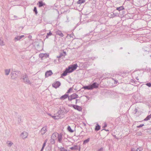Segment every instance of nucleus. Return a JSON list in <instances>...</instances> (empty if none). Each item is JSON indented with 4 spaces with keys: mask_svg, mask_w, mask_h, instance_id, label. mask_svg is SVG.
Listing matches in <instances>:
<instances>
[{
    "mask_svg": "<svg viewBox=\"0 0 151 151\" xmlns=\"http://www.w3.org/2000/svg\"><path fill=\"white\" fill-rule=\"evenodd\" d=\"M77 67V64H74L70 66L68 68L66 69L65 71L63 73V76H65L67 75V73L72 72L76 69Z\"/></svg>",
    "mask_w": 151,
    "mask_h": 151,
    "instance_id": "obj_1",
    "label": "nucleus"
},
{
    "mask_svg": "<svg viewBox=\"0 0 151 151\" xmlns=\"http://www.w3.org/2000/svg\"><path fill=\"white\" fill-rule=\"evenodd\" d=\"M99 84L96 83H93L92 85L88 86H85L83 88L86 89L90 90L94 88H96L98 87Z\"/></svg>",
    "mask_w": 151,
    "mask_h": 151,
    "instance_id": "obj_2",
    "label": "nucleus"
},
{
    "mask_svg": "<svg viewBox=\"0 0 151 151\" xmlns=\"http://www.w3.org/2000/svg\"><path fill=\"white\" fill-rule=\"evenodd\" d=\"M142 49L143 54L145 55L148 54L149 52L151 51V47H144Z\"/></svg>",
    "mask_w": 151,
    "mask_h": 151,
    "instance_id": "obj_3",
    "label": "nucleus"
},
{
    "mask_svg": "<svg viewBox=\"0 0 151 151\" xmlns=\"http://www.w3.org/2000/svg\"><path fill=\"white\" fill-rule=\"evenodd\" d=\"M78 96L75 93H73L68 97V99L69 101H71L72 99H74L77 98Z\"/></svg>",
    "mask_w": 151,
    "mask_h": 151,
    "instance_id": "obj_4",
    "label": "nucleus"
},
{
    "mask_svg": "<svg viewBox=\"0 0 151 151\" xmlns=\"http://www.w3.org/2000/svg\"><path fill=\"white\" fill-rule=\"evenodd\" d=\"M60 85V83L59 82L56 81L54 83L52 84V86L55 88L58 87Z\"/></svg>",
    "mask_w": 151,
    "mask_h": 151,
    "instance_id": "obj_5",
    "label": "nucleus"
},
{
    "mask_svg": "<svg viewBox=\"0 0 151 151\" xmlns=\"http://www.w3.org/2000/svg\"><path fill=\"white\" fill-rule=\"evenodd\" d=\"M73 107L74 109L77 110L79 111H81L82 110V108L80 106L74 105L73 106Z\"/></svg>",
    "mask_w": 151,
    "mask_h": 151,
    "instance_id": "obj_6",
    "label": "nucleus"
},
{
    "mask_svg": "<svg viewBox=\"0 0 151 151\" xmlns=\"http://www.w3.org/2000/svg\"><path fill=\"white\" fill-rule=\"evenodd\" d=\"M58 135V134L57 132H55L52 134L51 136V139L53 140L56 139Z\"/></svg>",
    "mask_w": 151,
    "mask_h": 151,
    "instance_id": "obj_7",
    "label": "nucleus"
},
{
    "mask_svg": "<svg viewBox=\"0 0 151 151\" xmlns=\"http://www.w3.org/2000/svg\"><path fill=\"white\" fill-rule=\"evenodd\" d=\"M52 74V73L51 71L49 70L47 71L45 73V76L46 77H48L50 76Z\"/></svg>",
    "mask_w": 151,
    "mask_h": 151,
    "instance_id": "obj_8",
    "label": "nucleus"
},
{
    "mask_svg": "<svg viewBox=\"0 0 151 151\" xmlns=\"http://www.w3.org/2000/svg\"><path fill=\"white\" fill-rule=\"evenodd\" d=\"M27 133L26 132H24L21 134L22 137L23 138H25L27 136Z\"/></svg>",
    "mask_w": 151,
    "mask_h": 151,
    "instance_id": "obj_9",
    "label": "nucleus"
},
{
    "mask_svg": "<svg viewBox=\"0 0 151 151\" xmlns=\"http://www.w3.org/2000/svg\"><path fill=\"white\" fill-rule=\"evenodd\" d=\"M47 131L46 127H43L41 130V134H44Z\"/></svg>",
    "mask_w": 151,
    "mask_h": 151,
    "instance_id": "obj_10",
    "label": "nucleus"
},
{
    "mask_svg": "<svg viewBox=\"0 0 151 151\" xmlns=\"http://www.w3.org/2000/svg\"><path fill=\"white\" fill-rule=\"evenodd\" d=\"M68 97V95L67 94H65L63 96H61L60 99L61 100H64L66 98H67Z\"/></svg>",
    "mask_w": 151,
    "mask_h": 151,
    "instance_id": "obj_11",
    "label": "nucleus"
},
{
    "mask_svg": "<svg viewBox=\"0 0 151 151\" xmlns=\"http://www.w3.org/2000/svg\"><path fill=\"white\" fill-rule=\"evenodd\" d=\"M38 4L39 5V7H40L42 6H43L44 5H45V3H43L42 1H39L38 2V3L37 4Z\"/></svg>",
    "mask_w": 151,
    "mask_h": 151,
    "instance_id": "obj_12",
    "label": "nucleus"
},
{
    "mask_svg": "<svg viewBox=\"0 0 151 151\" xmlns=\"http://www.w3.org/2000/svg\"><path fill=\"white\" fill-rule=\"evenodd\" d=\"M51 116L54 119H58L60 118V117L59 115L52 116Z\"/></svg>",
    "mask_w": 151,
    "mask_h": 151,
    "instance_id": "obj_13",
    "label": "nucleus"
},
{
    "mask_svg": "<svg viewBox=\"0 0 151 151\" xmlns=\"http://www.w3.org/2000/svg\"><path fill=\"white\" fill-rule=\"evenodd\" d=\"M64 113L65 112H64L62 110H60L58 112V114L59 116L60 114L63 115L64 114Z\"/></svg>",
    "mask_w": 151,
    "mask_h": 151,
    "instance_id": "obj_14",
    "label": "nucleus"
},
{
    "mask_svg": "<svg viewBox=\"0 0 151 151\" xmlns=\"http://www.w3.org/2000/svg\"><path fill=\"white\" fill-rule=\"evenodd\" d=\"M57 138H58V141L60 142L62 140V135L61 134H59Z\"/></svg>",
    "mask_w": 151,
    "mask_h": 151,
    "instance_id": "obj_15",
    "label": "nucleus"
},
{
    "mask_svg": "<svg viewBox=\"0 0 151 151\" xmlns=\"http://www.w3.org/2000/svg\"><path fill=\"white\" fill-rule=\"evenodd\" d=\"M151 118V114L147 116V117L144 119V120L145 121H147L150 119Z\"/></svg>",
    "mask_w": 151,
    "mask_h": 151,
    "instance_id": "obj_16",
    "label": "nucleus"
},
{
    "mask_svg": "<svg viewBox=\"0 0 151 151\" xmlns=\"http://www.w3.org/2000/svg\"><path fill=\"white\" fill-rule=\"evenodd\" d=\"M124 9V7L122 6H121L120 7H117L116 8V9L119 11H120L121 10H123Z\"/></svg>",
    "mask_w": 151,
    "mask_h": 151,
    "instance_id": "obj_17",
    "label": "nucleus"
},
{
    "mask_svg": "<svg viewBox=\"0 0 151 151\" xmlns=\"http://www.w3.org/2000/svg\"><path fill=\"white\" fill-rule=\"evenodd\" d=\"M24 37V35H22L21 36H18L17 37H16L15 38V39L17 40H19L21 39L22 37Z\"/></svg>",
    "mask_w": 151,
    "mask_h": 151,
    "instance_id": "obj_18",
    "label": "nucleus"
},
{
    "mask_svg": "<svg viewBox=\"0 0 151 151\" xmlns=\"http://www.w3.org/2000/svg\"><path fill=\"white\" fill-rule=\"evenodd\" d=\"M85 2V0H79L77 1V3L78 4H81Z\"/></svg>",
    "mask_w": 151,
    "mask_h": 151,
    "instance_id": "obj_19",
    "label": "nucleus"
},
{
    "mask_svg": "<svg viewBox=\"0 0 151 151\" xmlns=\"http://www.w3.org/2000/svg\"><path fill=\"white\" fill-rule=\"evenodd\" d=\"M57 34L58 35L60 36L61 37L63 36V34L60 31H58L57 32Z\"/></svg>",
    "mask_w": 151,
    "mask_h": 151,
    "instance_id": "obj_20",
    "label": "nucleus"
},
{
    "mask_svg": "<svg viewBox=\"0 0 151 151\" xmlns=\"http://www.w3.org/2000/svg\"><path fill=\"white\" fill-rule=\"evenodd\" d=\"M68 130L71 133H72L73 132V131L72 130L70 126H68Z\"/></svg>",
    "mask_w": 151,
    "mask_h": 151,
    "instance_id": "obj_21",
    "label": "nucleus"
},
{
    "mask_svg": "<svg viewBox=\"0 0 151 151\" xmlns=\"http://www.w3.org/2000/svg\"><path fill=\"white\" fill-rule=\"evenodd\" d=\"M70 148L72 150H76L78 149V147L77 145H75Z\"/></svg>",
    "mask_w": 151,
    "mask_h": 151,
    "instance_id": "obj_22",
    "label": "nucleus"
},
{
    "mask_svg": "<svg viewBox=\"0 0 151 151\" xmlns=\"http://www.w3.org/2000/svg\"><path fill=\"white\" fill-rule=\"evenodd\" d=\"M100 126L98 124H97V126H96V128H95V130H96L98 131L100 129Z\"/></svg>",
    "mask_w": 151,
    "mask_h": 151,
    "instance_id": "obj_23",
    "label": "nucleus"
},
{
    "mask_svg": "<svg viewBox=\"0 0 151 151\" xmlns=\"http://www.w3.org/2000/svg\"><path fill=\"white\" fill-rule=\"evenodd\" d=\"M10 71V69H7L5 70V73L6 74V75H8L9 74V72Z\"/></svg>",
    "mask_w": 151,
    "mask_h": 151,
    "instance_id": "obj_24",
    "label": "nucleus"
},
{
    "mask_svg": "<svg viewBox=\"0 0 151 151\" xmlns=\"http://www.w3.org/2000/svg\"><path fill=\"white\" fill-rule=\"evenodd\" d=\"M143 150V148L142 147L138 148L136 150V151H142Z\"/></svg>",
    "mask_w": 151,
    "mask_h": 151,
    "instance_id": "obj_25",
    "label": "nucleus"
},
{
    "mask_svg": "<svg viewBox=\"0 0 151 151\" xmlns=\"http://www.w3.org/2000/svg\"><path fill=\"white\" fill-rule=\"evenodd\" d=\"M146 85L149 87H151V83H146Z\"/></svg>",
    "mask_w": 151,
    "mask_h": 151,
    "instance_id": "obj_26",
    "label": "nucleus"
},
{
    "mask_svg": "<svg viewBox=\"0 0 151 151\" xmlns=\"http://www.w3.org/2000/svg\"><path fill=\"white\" fill-rule=\"evenodd\" d=\"M46 142H47V141H45V142L44 143L43 145V147H42V150L44 149V147L45 146Z\"/></svg>",
    "mask_w": 151,
    "mask_h": 151,
    "instance_id": "obj_27",
    "label": "nucleus"
},
{
    "mask_svg": "<svg viewBox=\"0 0 151 151\" xmlns=\"http://www.w3.org/2000/svg\"><path fill=\"white\" fill-rule=\"evenodd\" d=\"M34 11L35 12V14H37V10L36 8L35 7H34Z\"/></svg>",
    "mask_w": 151,
    "mask_h": 151,
    "instance_id": "obj_28",
    "label": "nucleus"
},
{
    "mask_svg": "<svg viewBox=\"0 0 151 151\" xmlns=\"http://www.w3.org/2000/svg\"><path fill=\"white\" fill-rule=\"evenodd\" d=\"M144 126V124H141L137 126V128H140V127H142V126Z\"/></svg>",
    "mask_w": 151,
    "mask_h": 151,
    "instance_id": "obj_29",
    "label": "nucleus"
},
{
    "mask_svg": "<svg viewBox=\"0 0 151 151\" xmlns=\"http://www.w3.org/2000/svg\"><path fill=\"white\" fill-rule=\"evenodd\" d=\"M89 139H86L84 141V143H86L88 142H89Z\"/></svg>",
    "mask_w": 151,
    "mask_h": 151,
    "instance_id": "obj_30",
    "label": "nucleus"
},
{
    "mask_svg": "<svg viewBox=\"0 0 151 151\" xmlns=\"http://www.w3.org/2000/svg\"><path fill=\"white\" fill-rule=\"evenodd\" d=\"M52 35V33H51L50 32L49 33H47V37L49 36V35Z\"/></svg>",
    "mask_w": 151,
    "mask_h": 151,
    "instance_id": "obj_31",
    "label": "nucleus"
},
{
    "mask_svg": "<svg viewBox=\"0 0 151 151\" xmlns=\"http://www.w3.org/2000/svg\"><path fill=\"white\" fill-rule=\"evenodd\" d=\"M70 89H69L68 91V92H67V93H70Z\"/></svg>",
    "mask_w": 151,
    "mask_h": 151,
    "instance_id": "obj_32",
    "label": "nucleus"
},
{
    "mask_svg": "<svg viewBox=\"0 0 151 151\" xmlns=\"http://www.w3.org/2000/svg\"><path fill=\"white\" fill-rule=\"evenodd\" d=\"M8 144L10 146H11L12 144V143L10 142V143H8Z\"/></svg>",
    "mask_w": 151,
    "mask_h": 151,
    "instance_id": "obj_33",
    "label": "nucleus"
},
{
    "mask_svg": "<svg viewBox=\"0 0 151 151\" xmlns=\"http://www.w3.org/2000/svg\"><path fill=\"white\" fill-rule=\"evenodd\" d=\"M106 126H107V125H106V124H105V125H104V127H106Z\"/></svg>",
    "mask_w": 151,
    "mask_h": 151,
    "instance_id": "obj_34",
    "label": "nucleus"
},
{
    "mask_svg": "<svg viewBox=\"0 0 151 151\" xmlns=\"http://www.w3.org/2000/svg\"><path fill=\"white\" fill-rule=\"evenodd\" d=\"M78 100H76V104H77V103L78 102Z\"/></svg>",
    "mask_w": 151,
    "mask_h": 151,
    "instance_id": "obj_35",
    "label": "nucleus"
},
{
    "mask_svg": "<svg viewBox=\"0 0 151 151\" xmlns=\"http://www.w3.org/2000/svg\"><path fill=\"white\" fill-rule=\"evenodd\" d=\"M138 77H136V79L137 80H138L139 79L138 78H137Z\"/></svg>",
    "mask_w": 151,
    "mask_h": 151,
    "instance_id": "obj_36",
    "label": "nucleus"
},
{
    "mask_svg": "<svg viewBox=\"0 0 151 151\" xmlns=\"http://www.w3.org/2000/svg\"><path fill=\"white\" fill-rule=\"evenodd\" d=\"M106 130V131H108V130Z\"/></svg>",
    "mask_w": 151,
    "mask_h": 151,
    "instance_id": "obj_37",
    "label": "nucleus"
},
{
    "mask_svg": "<svg viewBox=\"0 0 151 151\" xmlns=\"http://www.w3.org/2000/svg\"><path fill=\"white\" fill-rule=\"evenodd\" d=\"M49 115H50V116H51V114H49Z\"/></svg>",
    "mask_w": 151,
    "mask_h": 151,
    "instance_id": "obj_38",
    "label": "nucleus"
},
{
    "mask_svg": "<svg viewBox=\"0 0 151 151\" xmlns=\"http://www.w3.org/2000/svg\"><path fill=\"white\" fill-rule=\"evenodd\" d=\"M132 81H133H133H134L133 80H132Z\"/></svg>",
    "mask_w": 151,
    "mask_h": 151,
    "instance_id": "obj_39",
    "label": "nucleus"
},
{
    "mask_svg": "<svg viewBox=\"0 0 151 151\" xmlns=\"http://www.w3.org/2000/svg\"><path fill=\"white\" fill-rule=\"evenodd\" d=\"M133 151H134L133 150Z\"/></svg>",
    "mask_w": 151,
    "mask_h": 151,
    "instance_id": "obj_40",
    "label": "nucleus"
}]
</instances>
